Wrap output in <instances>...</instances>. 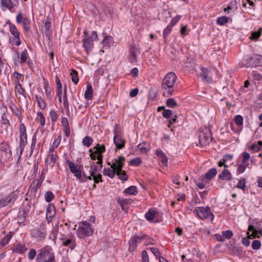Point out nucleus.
Instances as JSON below:
<instances>
[{
    "label": "nucleus",
    "mask_w": 262,
    "mask_h": 262,
    "mask_svg": "<svg viewBox=\"0 0 262 262\" xmlns=\"http://www.w3.org/2000/svg\"><path fill=\"white\" fill-rule=\"evenodd\" d=\"M177 79V75L173 72H169L166 74L162 83V89L164 91V96L169 97L173 94V87Z\"/></svg>",
    "instance_id": "1"
},
{
    "label": "nucleus",
    "mask_w": 262,
    "mask_h": 262,
    "mask_svg": "<svg viewBox=\"0 0 262 262\" xmlns=\"http://www.w3.org/2000/svg\"><path fill=\"white\" fill-rule=\"evenodd\" d=\"M94 229L92 225L86 221H83L79 224L76 234L79 238H85L86 237L92 236L94 233Z\"/></svg>",
    "instance_id": "2"
},
{
    "label": "nucleus",
    "mask_w": 262,
    "mask_h": 262,
    "mask_svg": "<svg viewBox=\"0 0 262 262\" xmlns=\"http://www.w3.org/2000/svg\"><path fill=\"white\" fill-rule=\"evenodd\" d=\"M229 160V154H226L224 155L223 158L220 160L218 162V166L220 167L223 166H224V168L223 170L221 169L219 170L221 172L219 175V179L222 180H229V170L227 168L228 167L226 163Z\"/></svg>",
    "instance_id": "3"
},
{
    "label": "nucleus",
    "mask_w": 262,
    "mask_h": 262,
    "mask_svg": "<svg viewBox=\"0 0 262 262\" xmlns=\"http://www.w3.org/2000/svg\"><path fill=\"white\" fill-rule=\"evenodd\" d=\"M212 139L211 131L208 127H205L200 129L199 140L201 146H206L211 142Z\"/></svg>",
    "instance_id": "4"
},
{
    "label": "nucleus",
    "mask_w": 262,
    "mask_h": 262,
    "mask_svg": "<svg viewBox=\"0 0 262 262\" xmlns=\"http://www.w3.org/2000/svg\"><path fill=\"white\" fill-rule=\"evenodd\" d=\"M98 39V35L96 31H94L91 33V36H88L83 39L82 42L83 47L85 49V51L87 52V54H89V52L91 51L94 46V41Z\"/></svg>",
    "instance_id": "5"
},
{
    "label": "nucleus",
    "mask_w": 262,
    "mask_h": 262,
    "mask_svg": "<svg viewBox=\"0 0 262 262\" xmlns=\"http://www.w3.org/2000/svg\"><path fill=\"white\" fill-rule=\"evenodd\" d=\"M194 212H196L198 216L202 220L206 219L210 216L211 220L214 219V215L211 212L210 207L208 206L197 207L194 209Z\"/></svg>",
    "instance_id": "6"
},
{
    "label": "nucleus",
    "mask_w": 262,
    "mask_h": 262,
    "mask_svg": "<svg viewBox=\"0 0 262 262\" xmlns=\"http://www.w3.org/2000/svg\"><path fill=\"white\" fill-rule=\"evenodd\" d=\"M42 184V181L39 180H34L30 185L28 192H27L26 200H28V198L30 199L35 197L37 189L40 188Z\"/></svg>",
    "instance_id": "7"
},
{
    "label": "nucleus",
    "mask_w": 262,
    "mask_h": 262,
    "mask_svg": "<svg viewBox=\"0 0 262 262\" xmlns=\"http://www.w3.org/2000/svg\"><path fill=\"white\" fill-rule=\"evenodd\" d=\"M0 150L1 151V159L4 161H7L12 157V152L10 150L9 144L3 142L0 144Z\"/></svg>",
    "instance_id": "8"
},
{
    "label": "nucleus",
    "mask_w": 262,
    "mask_h": 262,
    "mask_svg": "<svg viewBox=\"0 0 262 262\" xmlns=\"http://www.w3.org/2000/svg\"><path fill=\"white\" fill-rule=\"evenodd\" d=\"M125 159L124 157L120 156L117 159L113 160V162L111 163L107 162V164L110 165L112 169H116V170H121L124 166Z\"/></svg>",
    "instance_id": "9"
},
{
    "label": "nucleus",
    "mask_w": 262,
    "mask_h": 262,
    "mask_svg": "<svg viewBox=\"0 0 262 262\" xmlns=\"http://www.w3.org/2000/svg\"><path fill=\"white\" fill-rule=\"evenodd\" d=\"M247 67L262 66V55L253 54L246 61Z\"/></svg>",
    "instance_id": "10"
},
{
    "label": "nucleus",
    "mask_w": 262,
    "mask_h": 262,
    "mask_svg": "<svg viewBox=\"0 0 262 262\" xmlns=\"http://www.w3.org/2000/svg\"><path fill=\"white\" fill-rule=\"evenodd\" d=\"M6 24L9 25V31L12 35L14 36V40L16 46H19L21 44V40L20 39V33L17 29L16 26L12 24L10 20L6 22Z\"/></svg>",
    "instance_id": "11"
},
{
    "label": "nucleus",
    "mask_w": 262,
    "mask_h": 262,
    "mask_svg": "<svg viewBox=\"0 0 262 262\" xmlns=\"http://www.w3.org/2000/svg\"><path fill=\"white\" fill-rule=\"evenodd\" d=\"M66 164L68 165L71 172L74 174L76 178H80V175H82L81 168L82 167V166L78 164L76 165L69 160L66 161Z\"/></svg>",
    "instance_id": "12"
},
{
    "label": "nucleus",
    "mask_w": 262,
    "mask_h": 262,
    "mask_svg": "<svg viewBox=\"0 0 262 262\" xmlns=\"http://www.w3.org/2000/svg\"><path fill=\"white\" fill-rule=\"evenodd\" d=\"M47 233L46 225L45 222L41 223L39 227L33 230V234L36 237L44 239L46 237Z\"/></svg>",
    "instance_id": "13"
},
{
    "label": "nucleus",
    "mask_w": 262,
    "mask_h": 262,
    "mask_svg": "<svg viewBox=\"0 0 262 262\" xmlns=\"http://www.w3.org/2000/svg\"><path fill=\"white\" fill-rule=\"evenodd\" d=\"M234 121L237 126V128L235 129L233 124L230 123V128L235 133L239 134L243 129L244 119L243 117L240 115H237L234 117Z\"/></svg>",
    "instance_id": "14"
},
{
    "label": "nucleus",
    "mask_w": 262,
    "mask_h": 262,
    "mask_svg": "<svg viewBox=\"0 0 262 262\" xmlns=\"http://www.w3.org/2000/svg\"><path fill=\"white\" fill-rule=\"evenodd\" d=\"M16 194L15 192H12L6 198L0 199V208L8 205L9 204L14 203L16 199Z\"/></svg>",
    "instance_id": "15"
},
{
    "label": "nucleus",
    "mask_w": 262,
    "mask_h": 262,
    "mask_svg": "<svg viewBox=\"0 0 262 262\" xmlns=\"http://www.w3.org/2000/svg\"><path fill=\"white\" fill-rule=\"evenodd\" d=\"M56 215L55 205L52 203L48 204L46 211V220L48 223L51 222L53 217Z\"/></svg>",
    "instance_id": "16"
},
{
    "label": "nucleus",
    "mask_w": 262,
    "mask_h": 262,
    "mask_svg": "<svg viewBox=\"0 0 262 262\" xmlns=\"http://www.w3.org/2000/svg\"><path fill=\"white\" fill-rule=\"evenodd\" d=\"M27 144V137H19V144L18 147L17 148V152L19 151L18 155V159L21 158L24 148Z\"/></svg>",
    "instance_id": "17"
},
{
    "label": "nucleus",
    "mask_w": 262,
    "mask_h": 262,
    "mask_svg": "<svg viewBox=\"0 0 262 262\" xmlns=\"http://www.w3.org/2000/svg\"><path fill=\"white\" fill-rule=\"evenodd\" d=\"M27 250L28 248L25 244L19 243L14 246L13 251L15 253L23 254Z\"/></svg>",
    "instance_id": "18"
},
{
    "label": "nucleus",
    "mask_w": 262,
    "mask_h": 262,
    "mask_svg": "<svg viewBox=\"0 0 262 262\" xmlns=\"http://www.w3.org/2000/svg\"><path fill=\"white\" fill-rule=\"evenodd\" d=\"M1 6L4 10L7 9L12 11L16 5L13 3L12 0H1Z\"/></svg>",
    "instance_id": "19"
},
{
    "label": "nucleus",
    "mask_w": 262,
    "mask_h": 262,
    "mask_svg": "<svg viewBox=\"0 0 262 262\" xmlns=\"http://www.w3.org/2000/svg\"><path fill=\"white\" fill-rule=\"evenodd\" d=\"M65 236V234H62V237L60 238V240L62 241V245L64 246H69L71 250H73L76 245L75 241L70 238L66 239Z\"/></svg>",
    "instance_id": "20"
},
{
    "label": "nucleus",
    "mask_w": 262,
    "mask_h": 262,
    "mask_svg": "<svg viewBox=\"0 0 262 262\" xmlns=\"http://www.w3.org/2000/svg\"><path fill=\"white\" fill-rule=\"evenodd\" d=\"M114 143L116 145V148L120 149L124 147L125 141L122 139V136H118L116 135L114 137Z\"/></svg>",
    "instance_id": "21"
},
{
    "label": "nucleus",
    "mask_w": 262,
    "mask_h": 262,
    "mask_svg": "<svg viewBox=\"0 0 262 262\" xmlns=\"http://www.w3.org/2000/svg\"><path fill=\"white\" fill-rule=\"evenodd\" d=\"M230 254L241 257L243 255V248L239 246L230 247Z\"/></svg>",
    "instance_id": "22"
},
{
    "label": "nucleus",
    "mask_w": 262,
    "mask_h": 262,
    "mask_svg": "<svg viewBox=\"0 0 262 262\" xmlns=\"http://www.w3.org/2000/svg\"><path fill=\"white\" fill-rule=\"evenodd\" d=\"M217 172V170L215 168H211L203 177L202 180L203 181H204L205 180H211L215 176H216Z\"/></svg>",
    "instance_id": "23"
},
{
    "label": "nucleus",
    "mask_w": 262,
    "mask_h": 262,
    "mask_svg": "<svg viewBox=\"0 0 262 262\" xmlns=\"http://www.w3.org/2000/svg\"><path fill=\"white\" fill-rule=\"evenodd\" d=\"M156 155L159 158L163 165H165L167 164L168 159L160 148L156 149Z\"/></svg>",
    "instance_id": "24"
},
{
    "label": "nucleus",
    "mask_w": 262,
    "mask_h": 262,
    "mask_svg": "<svg viewBox=\"0 0 262 262\" xmlns=\"http://www.w3.org/2000/svg\"><path fill=\"white\" fill-rule=\"evenodd\" d=\"M156 211L152 209H149L145 215V219L150 222L158 223V220H154L156 216Z\"/></svg>",
    "instance_id": "25"
},
{
    "label": "nucleus",
    "mask_w": 262,
    "mask_h": 262,
    "mask_svg": "<svg viewBox=\"0 0 262 262\" xmlns=\"http://www.w3.org/2000/svg\"><path fill=\"white\" fill-rule=\"evenodd\" d=\"M46 258L43 262H56L54 253L51 251L46 249Z\"/></svg>",
    "instance_id": "26"
},
{
    "label": "nucleus",
    "mask_w": 262,
    "mask_h": 262,
    "mask_svg": "<svg viewBox=\"0 0 262 262\" xmlns=\"http://www.w3.org/2000/svg\"><path fill=\"white\" fill-rule=\"evenodd\" d=\"M132 201V199H122L119 198L117 199V202L121 207L122 210L125 211H127V208L125 207V205L130 203Z\"/></svg>",
    "instance_id": "27"
},
{
    "label": "nucleus",
    "mask_w": 262,
    "mask_h": 262,
    "mask_svg": "<svg viewBox=\"0 0 262 262\" xmlns=\"http://www.w3.org/2000/svg\"><path fill=\"white\" fill-rule=\"evenodd\" d=\"M14 234L13 232L10 231L8 234L5 235L2 240L0 242V248L4 247L6 244H8L9 241L12 238Z\"/></svg>",
    "instance_id": "28"
},
{
    "label": "nucleus",
    "mask_w": 262,
    "mask_h": 262,
    "mask_svg": "<svg viewBox=\"0 0 262 262\" xmlns=\"http://www.w3.org/2000/svg\"><path fill=\"white\" fill-rule=\"evenodd\" d=\"M93 89L91 84H88L86 86V90L84 93V98L86 100H91L93 98Z\"/></svg>",
    "instance_id": "29"
},
{
    "label": "nucleus",
    "mask_w": 262,
    "mask_h": 262,
    "mask_svg": "<svg viewBox=\"0 0 262 262\" xmlns=\"http://www.w3.org/2000/svg\"><path fill=\"white\" fill-rule=\"evenodd\" d=\"M137 147L139 148L142 154H146L150 149V146L146 143V142H143L142 143H140Z\"/></svg>",
    "instance_id": "30"
},
{
    "label": "nucleus",
    "mask_w": 262,
    "mask_h": 262,
    "mask_svg": "<svg viewBox=\"0 0 262 262\" xmlns=\"http://www.w3.org/2000/svg\"><path fill=\"white\" fill-rule=\"evenodd\" d=\"M215 236L217 241L224 242L225 238L229 239V230L223 231L222 235L220 234H215Z\"/></svg>",
    "instance_id": "31"
},
{
    "label": "nucleus",
    "mask_w": 262,
    "mask_h": 262,
    "mask_svg": "<svg viewBox=\"0 0 262 262\" xmlns=\"http://www.w3.org/2000/svg\"><path fill=\"white\" fill-rule=\"evenodd\" d=\"M49 157L51 158V159L50 161L49 162L48 164L51 167H53L56 163V159L58 158L57 154L48 155V158L45 160L46 163H47V162H48V158Z\"/></svg>",
    "instance_id": "32"
},
{
    "label": "nucleus",
    "mask_w": 262,
    "mask_h": 262,
    "mask_svg": "<svg viewBox=\"0 0 262 262\" xmlns=\"http://www.w3.org/2000/svg\"><path fill=\"white\" fill-rule=\"evenodd\" d=\"M103 173L105 176H108L109 178L113 179L116 174V169H113L111 168H105L103 170Z\"/></svg>",
    "instance_id": "33"
},
{
    "label": "nucleus",
    "mask_w": 262,
    "mask_h": 262,
    "mask_svg": "<svg viewBox=\"0 0 262 262\" xmlns=\"http://www.w3.org/2000/svg\"><path fill=\"white\" fill-rule=\"evenodd\" d=\"M138 192V189L135 186H129V187L125 189L123 191V193L125 194H128L133 195H136Z\"/></svg>",
    "instance_id": "34"
},
{
    "label": "nucleus",
    "mask_w": 262,
    "mask_h": 262,
    "mask_svg": "<svg viewBox=\"0 0 262 262\" xmlns=\"http://www.w3.org/2000/svg\"><path fill=\"white\" fill-rule=\"evenodd\" d=\"M262 27L259 28L257 31L252 32L250 36L251 40L256 41L261 35Z\"/></svg>",
    "instance_id": "35"
},
{
    "label": "nucleus",
    "mask_w": 262,
    "mask_h": 262,
    "mask_svg": "<svg viewBox=\"0 0 262 262\" xmlns=\"http://www.w3.org/2000/svg\"><path fill=\"white\" fill-rule=\"evenodd\" d=\"M94 149H95V153L97 155L102 154L105 151V146L104 144L100 145L98 143L94 147Z\"/></svg>",
    "instance_id": "36"
},
{
    "label": "nucleus",
    "mask_w": 262,
    "mask_h": 262,
    "mask_svg": "<svg viewBox=\"0 0 262 262\" xmlns=\"http://www.w3.org/2000/svg\"><path fill=\"white\" fill-rule=\"evenodd\" d=\"M26 214L27 212L25 210H20L18 212L17 215L18 223L21 224L25 222Z\"/></svg>",
    "instance_id": "37"
},
{
    "label": "nucleus",
    "mask_w": 262,
    "mask_h": 262,
    "mask_svg": "<svg viewBox=\"0 0 262 262\" xmlns=\"http://www.w3.org/2000/svg\"><path fill=\"white\" fill-rule=\"evenodd\" d=\"M116 174L119 176V179L123 181H126L128 179V176L126 174V171L121 169V170H117Z\"/></svg>",
    "instance_id": "38"
},
{
    "label": "nucleus",
    "mask_w": 262,
    "mask_h": 262,
    "mask_svg": "<svg viewBox=\"0 0 262 262\" xmlns=\"http://www.w3.org/2000/svg\"><path fill=\"white\" fill-rule=\"evenodd\" d=\"M200 76L204 81H209V77L208 76V70L207 68L202 67L201 68V73L200 74Z\"/></svg>",
    "instance_id": "39"
},
{
    "label": "nucleus",
    "mask_w": 262,
    "mask_h": 262,
    "mask_svg": "<svg viewBox=\"0 0 262 262\" xmlns=\"http://www.w3.org/2000/svg\"><path fill=\"white\" fill-rule=\"evenodd\" d=\"M246 180L245 178H242L239 180L237 184L236 187L239 189H241L244 192L247 190V188L246 186Z\"/></svg>",
    "instance_id": "40"
},
{
    "label": "nucleus",
    "mask_w": 262,
    "mask_h": 262,
    "mask_svg": "<svg viewBox=\"0 0 262 262\" xmlns=\"http://www.w3.org/2000/svg\"><path fill=\"white\" fill-rule=\"evenodd\" d=\"M59 138V141H58V143H56V141H54L53 142V145L50 148L49 150V154L48 155H52V154H57V151H55V148H56L59 145L60 142L61 141V136H59L57 138L58 139Z\"/></svg>",
    "instance_id": "41"
},
{
    "label": "nucleus",
    "mask_w": 262,
    "mask_h": 262,
    "mask_svg": "<svg viewBox=\"0 0 262 262\" xmlns=\"http://www.w3.org/2000/svg\"><path fill=\"white\" fill-rule=\"evenodd\" d=\"M129 251L130 252H133L135 250L137 246V242L133 236L129 241Z\"/></svg>",
    "instance_id": "42"
},
{
    "label": "nucleus",
    "mask_w": 262,
    "mask_h": 262,
    "mask_svg": "<svg viewBox=\"0 0 262 262\" xmlns=\"http://www.w3.org/2000/svg\"><path fill=\"white\" fill-rule=\"evenodd\" d=\"M67 85H65L64 86V92H63V106L64 108L69 111V102L68 100L67 97Z\"/></svg>",
    "instance_id": "43"
},
{
    "label": "nucleus",
    "mask_w": 262,
    "mask_h": 262,
    "mask_svg": "<svg viewBox=\"0 0 262 262\" xmlns=\"http://www.w3.org/2000/svg\"><path fill=\"white\" fill-rule=\"evenodd\" d=\"M46 249H41L39 250V253L37 255L36 259V262H42L43 259H45L46 257Z\"/></svg>",
    "instance_id": "44"
},
{
    "label": "nucleus",
    "mask_w": 262,
    "mask_h": 262,
    "mask_svg": "<svg viewBox=\"0 0 262 262\" xmlns=\"http://www.w3.org/2000/svg\"><path fill=\"white\" fill-rule=\"evenodd\" d=\"M35 98L39 107L41 109H45L46 104L44 99L40 96L37 95H35Z\"/></svg>",
    "instance_id": "45"
},
{
    "label": "nucleus",
    "mask_w": 262,
    "mask_h": 262,
    "mask_svg": "<svg viewBox=\"0 0 262 262\" xmlns=\"http://www.w3.org/2000/svg\"><path fill=\"white\" fill-rule=\"evenodd\" d=\"M93 139L90 136H87L82 139V144L86 147H90L93 143Z\"/></svg>",
    "instance_id": "46"
},
{
    "label": "nucleus",
    "mask_w": 262,
    "mask_h": 262,
    "mask_svg": "<svg viewBox=\"0 0 262 262\" xmlns=\"http://www.w3.org/2000/svg\"><path fill=\"white\" fill-rule=\"evenodd\" d=\"M23 26V29L25 32H28L30 29V20L27 18L25 17L24 21L21 23Z\"/></svg>",
    "instance_id": "47"
},
{
    "label": "nucleus",
    "mask_w": 262,
    "mask_h": 262,
    "mask_svg": "<svg viewBox=\"0 0 262 262\" xmlns=\"http://www.w3.org/2000/svg\"><path fill=\"white\" fill-rule=\"evenodd\" d=\"M229 19V17L226 16L218 17L216 20V24L219 25L224 26L228 22Z\"/></svg>",
    "instance_id": "48"
},
{
    "label": "nucleus",
    "mask_w": 262,
    "mask_h": 262,
    "mask_svg": "<svg viewBox=\"0 0 262 262\" xmlns=\"http://www.w3.org/2000/svg\"><path fill=\"white\" fill-rule=\"evenodd\" d=\"M55 198L54 194L51 191H46L45 194V201L49 203L51 202Z\"/></svg>",
    "instance_id": "49"
},
{
    "label": "nucleus",
    "mask_w": 262,
    "mask_h": 262,
    "mask_svg": "<svg viewBox=\"0 0 262 262\" xmlns=\"http://www.w3.org/2000/svg\"><path fill=\"white\" fill-rule=\"evenodd\" d=\"M167 106L170 108H175L178 106V103L173 98H168L166 102Z\"/></svg>",
    "instance_id": "50"
},
{
    "label": "nucleus",
    "mask_w": 262,
    "mask_h": 262,
    "mask_svg": "<svg viewBox=\"0 0 262 262\" xmlns=\"http://www.w3.org/2000/svg\"><path fill=\"white\" fill-rule=\"evenodd\" d=\"M28 54L26 49H25L20 54V63H24L27 61Z\"/></svg>",
    "instance_id": "51"
},
{
    "label": "nucleus",
    "mask_w": 262,
    "mask_h": 262,
    "mask_svg": "<svg viewBox=\"0 0 262 262\" xmlns=\"http://www.w3.org/2000/svg\"><path fill=\"white\" fill-rule=\"evenodd\" d=\"M51 26V23L49 18H47L45 24L44 28L45 29V33L46 36L50 34V29Z\"/></svg>",
    "instance_id": "52"
},
{
    "label": "nucleus",
    "mask_w": 262,
    "mask_h": 262,
    "mask_svg": "<svg viewBox=\"0 0 262 262\" xmlns=\"http://www.w3.org/2000/svg\"><path fill=\"white\" fill-rule=\"evenodd\" d=\"M142 163V159L139 158H135L130 160L129 164L133 166H139Z\"/></svg>",
    "instance_id": "53"
},
{
    "label": "nucleus",
    "mask_w": 262,
    "mask_h": 262,
    "mask_svg": "<svg viewBox=\"0 0 262 262\" xmlns=\"http://www.w3.org/2000/svg\"><path fill=\"white\" fill-rule=\"evenodd\" d=\"M19 133H20V137H27V133H26V128L25 127V125L24 123H20L19 125Z\"/></svg>",
    "instance_id": "54"
},
{
    "label": "nucleus",
    "mask_w": 262,
    "mask_h": 262,
    "mask_svg": "<svg viewBox=\"0 0 262 262\" xmlns=\"http://www.w3.org/2000/svg\"><path fill=\"white\" fill-rule=\"evenodd\" d=\"M248 230L252 231V233L251 235L249 234V237L250 238H254L256 237V235L257 234L258 231L254 229V227L252 225H250L248 227Z\"/></svg>",
    "instance_id": "55"
},
{
    "label": "nucleus",
    "mask_w": 262,
    "mask_h": 262,
    "mask_svg": "<svg viewBox=\"0 0 262 262\" xmlns=\"http://www.w3.org/2000/svg\"><path fill=\"white\" fill-rule=\"evenodd\" d=\"M129 60L131 62H136L137 60L136 55L134 48H132L129 50Z\"/></svg>",
    "instance_id": "56"
},
{
    "label": "nucleus",
    "mask_w": 262,
    "mask_h": 262,
    "mask_svg": "<svg viewBox=\"0 0 262 262\" xmlns=\"http://www.w3.org/2000/svg\"><path fill=\"white\" fill-rule=\"evenodd\" d=\"M72 76L71 79L73 82L77 84L79 81V78L78 77V73L76 70H72V73H71Z\"/></svg>",
    "instance_id": "57"
},
{
    "label": "nucleus",
    "mask_w": 262,
    "mask_h": 262,
    "mask_svg": "<svg viewBox=\"0 0 262 262\" xmlns=\"http://www.w3.org/2000/svg\"><path fill=\"white\" fill-rule=\"evenodd\" d=\"M172 27H171L170 25H168L167 27L164 29L163 32V36L165 40L166 39L167 36L169 35V34L171 32Z\"/></svg>",
    "instance_id": "58"
},
{
    "label": "nucleus",
    "mask_w": 262,
    "mask_h": 262,
    "mask_svg": "<svg viewBox=\"0 0 262 262\" xmlns=\"http://www.w3.org/2000/svg\"><path fill=\"white\" fill-rule=\"evenodd\" d=\"M252 76L254 80L257 81L262 80V75L258 73L257 71H253L252 72Z\"/></svg>",
    "instance_id": "59"
},
{
    "label": "nucleus",
    "mask_w": 262,
    "mask_h": 262,
    "mask_svg": "<svg viewBox=\"0 0 262 262\" xmlns=\"http://www.w3.org/2000/svg\"><path fill=\"white\" fill-rule=\"evenodd\" d=\"M44 89L45 90V93L46 97L49 98V99L51 100L52 98V95L51 94V91L49 89V86L48 83L45 84Z\"/></svg>",
    "instance_id": "60"
},
{
    "label": "nucleus",
    "mask_w": 262,
    "mask_h": 262,
    "mask_svg": "<svg viewBox=\"0 0 262 262\" xmlns=\"http://www.w3.org/2000/svg\"><path fill=\"white\" fill-rule=\"evenodd\" d=\"M58 232V225H56L52 231L51 236L53 237V239H56L57 237V234Z\"/></svg>",
    "instance_id": "61"
},
{
    "label": "nucleus",
    "mask_w": 262,
    "mask_h": 262,
    "mask_svg": "<svg viewBox=\"0 0 262 262\" xmlns=\"http://www.w3.org/2000/svg\"><path fill=\"white\" fill-rule=\"evenodd\" d=\"M113 133L114 134V136L117 135L118 136H121V129L120 124H116L115 125V128L113 130Z\"/></svg>",
    "instance_id": "62"
},
{
    "label": "nucleus",
    "mask_w": 262,
    "mask_h": 262,
    "mask_svg": "<svg viewBox=\"0 0 262 262\" xmlns=\"http://www.w3.org/2000/svg\"><path fill=\"white\" fill-rule=\"evenodd\" d=\"M172 115V111L171 110L167 109L162 112V116L164 118L169 119Z\"/></svg>",
    "instance_id": "63"
},
{
    "label": "nucleus",
    "mask_w": 262,
    "mask_h": 262,
    "mask_svg": "<svg viewBox=\"0 0 262 262\" xmlns=\"http://www.w3.org/2000/svg\"><path fill=\"white\" fill-rule=\"evenodd\" d=\"M49 114L52 121L54 122H56L58 118L57 113L52 110L50 112Z\"/></svg>",
    "instance_id": "64"
}]
</instances>
